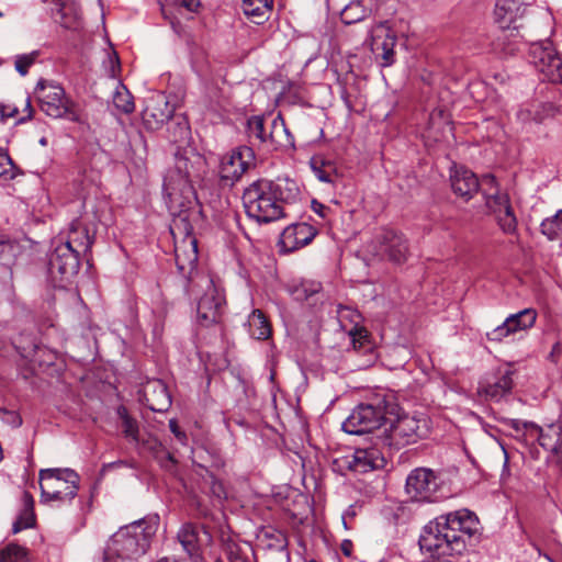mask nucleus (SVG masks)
<instances>
[{"mask_svg":"<svg viewBox=\"0 0 562 562\" xmlns=\"http://www.w3.org/2000/svg\"><path fill=\"white\" fill-rule=\"evenodd\" d=\"M225 554L229 562H257L252 546L246 541H228Z\"/></svg>","mask_w":562,"mask_h":562,"instance_id":"obj_36","label":"nucleus"},{"mask_svg":"<svg viewBox=\"0 0 562 562\" xmlns=\"http://www.w3.org/2000/svg\"><path fill=\"white\" fill-rule=\"evenodd\" d=\"M57 14L60 16V24L65 27H70L71 23L69 22L66 13V7L64 4L57 3Z\"/></svg>","mask_w":562,"mask_h":562,"instance_id":"obj_51","label":"nucleus"},{"mask_svg":"<svg viewBox=\"0 0 562 562\" xmlns=\"http://www.w3.org/2000/svg\"><path fill=\"white\" fill-rule=\"evenodd\" d=\"M41 110L53 119H67L71 122L80 121L78 105L68 99L63 87L41 79L35 88Z\"/></svg>","mask_w":562,"mask_h":562,"instance_id":"obj_9","label":"nucleus"},{"mask_svg":"<svg viewBox=\"0 0 562 562\" xmlns=\"http://www.w3.org/2000/svg\"><path fill=\"white\" fill-rule=\"evenodd\" d=\"M393 411V403L385 395L376 394L351 412L342 423V430L350 435L372 432L380 428L386 414H391Z\"/></svg>","mask_w":562,"mask_h":562,"instance_id":"obj_6","label":"nucleus"},{"mask_svg":"<svg viewBox=\"0 0 562 562\" xmlns=\"http://www.w3.org/2000/svg\"><path fill=\"white\" fill-rule=\"evenodd\" d=\"M113 104L116 109L122 111L125 114L132 113L134 111V102L132 94L122 87V89L116 90L113 95Z\"/></svg>","mask_w":562,"mask_h":562,"instance_id":"obj_43","label":"nucleus"},{"mask_svg":"<svg viewBox=\"0 0 562 562\" xmlns=\"http://www.w3.org/2000/svg\"><path fill=\"white\" fill-rule=\"evenodd\" d=\"M529 57L538 71L553 83H562V55L550 41L531 43Z\"/></svg>","mask_w":562,"mask_h":562,"instance_id":"obj_11","label":"nucleus"},{"mask_svg":"<svg viewBox=\"0 0 562 562\" xmlns=\"http://www.w3.org/2000/svg\"><path fill=\"white\" fill-rule=\"evenodd\" d=\"M372 251L381 259L402 265L409 254L408 241L405 236L394 229L384 228L373 239Z\"/></svg>","mask_w":562,"mask_h":562,"instance_id":"obj_12","label":"nucleus"},{"mask_svg":"<svg viewBox=\"0 0 562 562\" xmlns=\"http://www.w3.org/2000/svg\"><path fill=\"white\" fill-rule=\"evenodd\" d=\"M170 213L172 215L170 232L176 239V265L181 274L184 277L191 276V273L195 270L199 257L198 241L193 235V223L198 220L200 211H188L182 209L181 211Z\"/></svg>","mask_w":562,"mask_h":562,"instance_id":"obj_5","label":"nucleus"},{"mask_svg":"<svg viewBox=\"0 0 562 562\" xmlns=\"http://www.w3.org/2000/svg\"><path fill=\"white\" fill-rule=\"evenodd\" d=\"M203 157L192 147H183L175 153V165L164 180V191L168 198L170 212L199 210L193 178L203 165Z\"/></svg>","mask_w":562,"mask_h":562,"instance_id":"obj_3","label":"nucleus"},{"mask_svg":"<svg viewBox=\"0 0 562 562\" xmlns=\"http://www.w3.org/2000/svg\"><path fill=\"white\" fill-rule=\"evenodd\" d=\"M0 562H31L27 550L16 543H10L0 550Z\"/></svg>","mask_w":562,"mask_h":562,"instance_id":"obj_42","label":"nucleus"},{"mask_svg":"<svg viewBox=\"0 0 562 562\" xmlns=\"http://www.w3.org/2000/svg\"><path fill=\"white\" fill-rule=\"evenodd\" d=\"M142 396L145 405L153 412H167L171 406V396L161 380H148L143 385Z\"/></svg>","mask_w":562,"mask_h":562,"instance_id":"obj_26","label":"nucleus"},{"mask_svg":"<svg viewBox=\"0 0 562 562\" xmlns=\"http://www.w3.org/2000/svg\"><path fill=\"white\" fill-rule=\"evenodd\" d=\"M215 562H223V561H222L221 559H216V561H215Z\"/></svg>","mask_w":562,"mask_h":562,"instance_id":"obj_59","label":"nucleus"},{"mask_svg":"<svg viewBox=\"0 0 562 562\" xmlns=\"http://www.w3.org/2000/svg\"><path fill=\"white\" fill-rule=\"evenodd\" d=\"M479 525L477 516L467 508L439 515L423 528L419 548L436 560L460 555L479 531Z\"/></svg>","mask_w":562,"mask_h":562,"instance_id":"obj_1","label":"nucleus"},{"mask_svg":"<svg viewBox=\"0 0 562 562\" xmlns=\"http://www.w3.org/2000/svg\"><path fill=\"white\" fill-rule=\"evenodd\" d=\"M14 245L4 237H0V262L8 261L13 257Z\"/></svg>","mask_w":562,"mask_h":562,"instance_id":"obj_47","label":"nucleus"},{"mask_svg":"<svg viewBox=\"0 0 562 562\" xmlns=\"http://www.w3.org/2000/svg\"><path fill=\"white\" fill-rule=\"evenodd\" d=\"M249 335L258 340H266L271 335V325L262 311L254 310L249 315L248 321Z\"/></svg>","mask_w":562,"mask_h":562,"instance_id":"obj_38","label":"nucleus"},{"mask_svg":"<svg viewBox=\"0 0 562 562\" xmlns=\"http://www.w3.org/2000/svg\"><path fill=\"white\" fill-rule=\"evenodd\" d=\"M312 562H315V561H312Z\"/></svg>","mask_w":562,"mask_h":562,"instance_id":"obj_61","label":"nucleus"},{"mask_svg":"<svg viewBox=\"0 0 562 562\" xmlns=\"http://www.w3.org/2000/svg\"><path fill=\"white\" fill-rule=\"evenodd\" d=\"M38 56H40L38 50H33L29 54L18 55L14 60L15 70L21 76H25L29 72L30 67L32 65H34V63L36 61Z\"/></svg>","mask_w":562,"mask_h":562,"instance_id":"obj_45","label":"nucleus"},{"mask_svg":"<svg viewBox=\"0 0 562 562\" xmlns=\"http://www.w3.org/2000/svg\"><path fill=\"white\" fill-rule=\"evenodd\" d=\"M18 113L19 109L15 105L0 102V122H4L9 117H14Z\"/></svg>","mask_w":562,"mask_h":562,"instance_id":"obj_49","label":"nucleus"},{"mask_svg":"<svg viewBox=\"0 0 562 562\" xmlns=\"http://www.w3.org/2000/svg\"><path fill=\"white\" fill-rule=\"evenodd\" d=\"M110 61L112 63V67H111V77H115V68H119L120 65H119V58L117 56L115 55L114 56V59L111 58Z\"/></svg>","mask_w":562,"mask_h":562,"instance_id":"obj_56","label":"nucleus"},{"mask_svg":"<svg viewBox=\"0 0 562 562\" xmlns=\"http://www.w3.org/2000/svg\"><path fill=\"white\" fill-rule=\"evenodd\" d=\"M537 442L549 453L552 462L562 463V424L553 423L540 427Z\"/></svg>","mask_w":562,"mask_h":562,"instance_id":"obj_28","label":"nucleus"},{"mask_svg":"<svg viewBox=\"0 0 562 562\" xmlns=\"http://www.w3.org/2000/svg\"><path fill=\"white\" fill-rule=\"evenodd\" d=\"M254 160V151L250 147L243 146L222 157L220 165L221 180L226 183H235L248 170Z\"/></svg>","mask_w":562,"mask_h":562,"instance_id":"obj_20","label":"nucleus"},{"mask_svg":"<svg viewBox=\"0 0 562 562\" xmlns=\"http://www.w3.org/2000/svg\"><path fill=\"white\" fill-rule=\"evenodd\" d=\"M316 236L315 228L307 223H295L285 227L280 236V246L292 252L308 245Z\"/></svg>","mask_w":562,"mask_h":562,"instance_id":"obj_25","label":"nucleus"},{"mask_svg":"<svg viewBox=\"0 0 562 562\" xmlns=\"http://www.w3.org/2000/svg\"><path fill=\"white\" fill-rule=\"evenodd\" d=\"M428 429V419L424 415L402 414L379 434L378 440L389 451H398L426 437Z\"/></svg>","mask_w":562,"mask_h":562,"instance_id":"obj_7","label":"nucleus"},{"mask_svg":"<svg viewBox=\"0 0 562 562\" xmlns=\"http://www.w3.org/2000/svg\"><path fill=\"white\" fill-rule=\"evenodd\" d=\"M482 190L485 204L495 215L497 224L504 234L513 235L517 232V217L510 204L509 195L501 192L493 175L482 178Z\"/></svg>","mask_w":562,"mask_h":562,"instance_id":"obj_10","label":"nucleus"},{"mask_svg":"<svg viewBox=\"0 0 562 562\" xmlns=\"http://www.w3.org/2000/svg\"><path fill=\"white\" fill-rule=\"evenodd\" d=\"M205 292L199 299L196 306V321L203 327L220 324L224 314L225 297L214 285L211 279H203Z\"/></svg>","mask_w":562,"mask_h":562,"instance_id":"obj_14","label":"nucleus"},{"mask_svg":"<svg viewBox=\"0 0 562 562\" xmlns=\"http://www.w3.org/2000/svg\"><path fill=\"white\" fill-rule=\"evenodd\" d=\"M299 195L300 189L291 179H259L245 189L243 202L250 218L258 223H270L284 217V204L296 200Z\"/></svg>","mask_w":562,"mask_h":562,"instance_id":"obj_2","label":"nucleus"},{"mask_svg":"<svg viewBox=\"0 0 562 562\" xmlns=\"http://www.w3.org/2000/svg\"><path fill=\"white\" fill-rule=\"evenodd\" d=\"M537 312L533 308H525L506 317L503 324L486 333V338L492 342H503L516 337H522L536 323Z\"/></svg>","mask_w":562,"mask_h":562,"instance_id":"obj_13","label":"nucleus"},{"mask_svg":"<svg viewBox=\"0 0 562 562\" xmlns=\"http://www.w3.org/2000/svg\"><path fill=\"white\" fill-rule=\"evenodd\" d=\"M352 541L351 540H344L340 544V549H341V552L346 555V557H350L351 553H352Z\"/></svg>","mask_w":562,"mask_h":562,"instance_id":"obj_54","label":"nucleus"},{"mask_svg":"<svg viewBox=\"0 0 562 562\" xmlns=\"http://www.w3.org/2000/svg\"><path fill=\"white\" fill-rule=\"evenodd\" d=\"M450 183L452 191L469 201L482 188V180L480 181L474 172L465 167H456L450 175Z\"/></svg>","mask_w":562,"mask_h":562,"instance_id":"obj_27","label":"nucleus"},{"mask_svg":"<svg viewBox=\"0 0 562 562\" xmlns=\"http://www.w3.org/2000/svg\"><path fill=\"white\" fill-rule=\"evenodd\" d=\"M540 232L550 241L562 240V209L541 222Z\"/></svg>","mask_w":562,"mask_h":562,"instance_id":"obj_40","label":"nucleus"},{"mask_svg":"<svg viewBox=\"0 0 562 562\" xmlns=\"http://www.w3.org/2000/svg\"><path fill=\"white\" fill-rule=\"evenodd\" d=\"M368 14L369 10L367 8L359 1H353L342 9L340 18L345 24H353L362 21Z\"/></svg>","mask_w":562,"mask_h":562,"instance_id":"obj_41","label":"nucleus"},{"mask_svg":"<svg viewBox=\"0 0 562 562\" xmlns=\"http://www.w3.org/2000/svg\"><path fill=\"white\" fill-rule=\"evenodd\" d=\"M167 138L170 143L177 145V149L190 147L191 130L184 116L171 117L168 123Z\"/></svg>","mask_w":562,"mask_h":562,"instance_id":"obj_31","label":"nucleus"},{"mask_svg":"<svg viewBox=\"0 0 562 562\" xmlns=\"http://www.w3.org/2000/svg\"><path fill=\"white\" fill-rule=\"evenodd\" d=\"M504 424L513 430L512 436L525 445H532L537 441L540 426L536 423L506 418Z\"/></svg>","mask_w":562,"mask_h":562,"instance_id":"obj_32","label":"nucleus"},{"mask_svg":"<svg viewBox=\"0 0 562 562\" xmlns=\"http://www.w3.org/2000/svg\"><path fill=\"white\" fill-rule=\"evenodd\" d=\"M2 15V13L0 12V16Z\"/></svg>","mask_w":562,"mask_h":562,"instance_id":"obj_60","label":"nucleus"},{"mask_svg":"<svg viewBox=\"0 0 562 562\" xmlns=\"http://www.w3.org/2000/svg\"><path fill=\"white\" fill-rule=\"evenodd\" d=\"M25 110H27V117L31 119L32 117V113H33V109H32V105H31V101H30V98H26L25 99Z\"/></svg>","mask_w":562,"mask_h":562,"instance_id":"obj_57","label":"nucleus"},{"mask_svg":"<svg viewBox=\"0 0 562 562\" xmlns=\"http://www.w3.org/2000/svg\"><path fill=\"white\" fill-rule=\"evenodd\" d=\"M156 532L155 524L139 519L121 527L108 541L99 562H124L143 555Z\"/></svg>","mask_w":562,"mask_h":562,"instance_id":"obj_4","label":"nucleus"},{"mask_svg":"<svg viewBox=\"0 0 562 562\" xmlns=\"http://www.w3.org/2000/svg\"><path fill=\"white\" fill-rule=\"evenodd\" d=\"M93 238L89 235V231L86 226H83L79 221H72L67 239L60 245L70 246L79 255L81 252H86L92 245Z\"/></svg>","mask_w":562,"mask_h":562,"instance_id":"obj_30","label":"nucleus"},{"mask_svg":"<svg viewBox=\"0 0 562 562\" xmlns=\"http://www.w3.org/2000/svg\"><path fill=\"white\" fill-rule=\"evenodd\" d=\"M173 3L193 13H196L201 8V0H173Z\"/></svg>","mask_w":562,"mask_h":562,"instance_id":"obj_48","label":"nucleus"},{"mask_svg":"<svg viewBox=\"0 0 562 562\" xmlns=\"http://www.w3.org/2000/svg\"><path fill=\"white\" fill-rule=\"evenodd\" d=\"M351 342L355 349H361L364 347L370 348L369 333L363 327L357 325L349 331Z\"/></svg>","mask_w":562,"mask_h":562,"instance_id":"obj_46","label":"nucleus"},{"mask_svg":"<svg viewBox=\"0 0 562 562\" xmlns=\"http://www.w3.org/2000/svg\"><path fill=\"white\" fill-rule=\"evenodd\" d=\"M524 0H496L494 19L499 29L519 31L522 24L518 23L526 12Z\"/></svg>","mask_w":562,"mask_h":562,"instance_id":"obj_23","label":"nucleus"},{"mask_svg":"<svg viewBox=\"0 0 562 562\" xmlns=\"http://www.w3.org/2000/svg\"><path fill=\"white\" fill-rule=\"evenodd\" d=\"M169 428H170V431L176 436V438L181 442V443H186L187 441V435L184 431H182L180 429V427L178 426V423L176 419H170L169 422Z\"/></svg>","mask_w":562,"mask_h":562,"instance_id":"obj_50","label":"nucleus"},{"mask_svg":"<svg viewBox=\"0 0 562 562\" xmlns=\"http://www.w3.org/2000/svg\"><path fill=\"white\" fill-rule=\"evenodd\" d=\"M116 414L121 419L124 437L133 443H139V426L137 420L128 414L125 406L120 405Z\"/></svg>","mask_w":562,"mask_h":562,"instance_id":"obj_39","label":"nucleus"},{"mask_svg":"<svg viewBox=\"0 0 562 562\" xmlns=\"http://www.w3.org/2000/svg\"><path fill=\"white\" fill-rule=\"evenodd\" d=\"M311 168L315 177L323 182L336 184L341 178V175L334 161L326 160L318 156L311 159Z\"/></svg>","mask_w":562,"mask_h":562,"instance_id":"obj_33","label":"nucleus"},{"mask_svg":"<svg viewBox=\"0 0 562 562\" xmlns=\"http://www.w3.org/2000/svg\"><path fill=\"white\" fill-rule=\"evenodd\" d=\"M79 475L71 469H44L40 471L43 503L72 501L79 490Z\"/></svg>","mask_w":562,"mask_h":562,"instance_id":"obj_8","label":"nucleus"},{"mask_svg":"<svg viewBox=\"0 0 562 562\" xmlns=\"http://www.w3.org/2000/svg\"><path fill=\"white\" fill-rule=\"evenodd\" d=\"M321 284L319 283H312L310 289L304 288V292L306 293V297L319 292Z\"/></svg>","mask_w":562,"mask_h":562,"instance_id":"obj_55","label":"nucleus"},{"mask_svg":"<svg viewBox=\"0 0 562 562\" xmlns=\"http://www.w3.org/2000/svg\"><path fill=\"white\" fill-rule=\"evenodd\" d=\"M173 111L165 94L153 95L142 112L143 124L148 131H157L172 117Z\"/></svg>","mask_w":562,"mask_h":562,"instance_id":"obj_22","label":"nucleus"},{"mask_svg":"<svg viewBox=\"0 0 562 562\" xmlns=\"http://www.w3.org/2000/svg\"><path fill=\"white\" fill-rule=\"evenodd\" d=\"M18 168L13 164L9 154L0 147V177L5 180L14 179Z\"/></svg>","mask_w":562,"mask_h":562,"instance_id":"obj_44","label":"nucleus"},{"mask_svg":"<svg viewBox=\"0 0 562 562\" xmlns=\"http://www.w3.org/2000/svg\"><path fill=\"white\" fill-rule=\"evenodd\" d=\"M312 210H313L316 214H318L319 216H322V217H325V216H326L325 212H326L327 207H326L324 204H322V203H319L318 201H316V200H313V201H312Z\"/></svg>","mask_w":562,"mask_h":562,"instance_id":"obj_53","label":"nucleus"},{"mask_svg":"<svg viewBox=\"0 0 562 562\" xmlns=\"http://www.w3.org/2000/svg\"><path fill=\"white\" fill-rule=\"evenodd\" d=\"M247 131L249 137L257 139L259 143L270 142L276 146H285L292 140V136L281 116L272 120L269 133L266 132L263 116H251L247 121Z\"/></svg>","mask_w":562,"mask_h":562,"instance_id":"obj_16","label":"nucleus"},{"mask_svg":"<svg viewBox=\"0 0 562 562\" xmlns=\"http://www.w3.org/2000/svg\"><path fill=\"white\" fill-rule=\"evenodd\" d=\"M162 14H164L165 19L169 20L172 30L180 36L183 31L181 23L179 21H176V20L169 18V15L167 14V12L164 9H162Z\"/></svg>","mask_w":562,"mask_h":562,"instance_id":"obj_52","label":"nucleus"},{"mask_svg":"<svg viewBox=\"0 0 562 562\" xmlns=\"http://www.w3.org/2000/svg\"><path fill=\"white\" fill-rule=\"evenodd\" d=\"M396 34L387 25L381 22L371 29V50L382 67H390L395 63Z\"/></svg>","mask_w":562,"mask_h":562,"instance_id":"obj_18","label":"nucleus"},{"mask_svg":"<svg viewBox=\"0 0 562 562\" xmlns=\"http://www.w3.org/2000/svg\"><path fill=\"white\" fill-rule=\"evenodd\" d=\"M438 487V476L431 469H414L406 479V493L412 499L417 502L432 501Z\"/></svg>","mask_w":562,"mask_h":562,"instance_id":"obj_17","label":"nucleus"},{"mask_svg":"<svg viewBox=\"0 0 562 562\" xmlns=\"http://www.w3.org/2000/svg\"><path fill=\"white\" fill-rule=\"evenodd\" d=\"M135 445L140 447L143 450L151 452L155 458L159 459L161 467L165 469H171L177 462L173 456L165 450L161 442L156 437L150 435L146 438L139 437V443Z\"/></svg>","mask_w":562,"mask_h":562,"instance_id":"obj_35","label":"nucleus"},{"mask_svg":"<svg viewBox=\"0 0 562 562\" xmlns=\"http://www.w3.org/2000/svg\"><path fill=\"white\" fill-rule=\"evenodd\" d=\"M79 256L70 246L56 245L48 261V271L52 278L68 280L76 276L80 267Z\"/></svg>","mask_w":562,"mask_h":562,"instance_id":"obj_21","label":"nucleus"},{"mask_svg":"<svg viewBox=\"0 0 562 562\" xmlns=\"http://www.w3.org/2000/svg\"><path fill=\"white\" fill-rule=\"evenodd\" d=\"M514 372L509 368H498L479 382L477 395L481 400L498 402L512 392Z\"/></svg>","mask_w":562,"mask_h":562,"instance_id":"obj_19","label":"nucleus"},{"mask_svg":"<svg viewBox=\"0 0 562 562\" xmlns=\"http://www.w3.org/2000/svg\"><path fill=\"white\" fill-rule=\"evenodd\" d=\"M41 144H42V145H45V144H46V139H45V138H42V139H41Z\"/></svg>","mask_w":562,"mask_h":562,"instance_id":"obj_58","label":"nucleus"},{"mask_svg":"<svg viewBox=\"0 0 562 562\" xmlns=\"http://www.w3.org/2000/svg\"><path fill=\"white\" fill-rule=\"evenodd\" d=\"M203 537L210 540V535L200 526L192 522L183 524L177 533V538L191 562H203Z\"/></svg>","mask_w":562,"mask_h":562,"instance_id":"obj_24","label":"nucleus"},{"mask_svg":"<svg viewBox=\"0 0 562 562\" xmlns=\"http://www.w3.org/2000/svg\"><path fill=\"white\" fill-rule=\"evenodd\" d=\"M272 7L273 0H243L241 2L244 13L256 24H261L268 19Z\"/></svg>","mask_w":562,"mask_h":562,"instance_id":"obj_37","label":"nucleus"},{"mask_svg":"<svg viewBox=\"0 0 562 562\" xmlns=\"http://www.w3.org/2000/svg\"><path fill=\"white\" fill-rule=\"evenodd\" d=\"M22 508L12 526L13 533L32 528L35 525L34 498L29 492L22 493Z\"/></svg>","mask_w":562,"mask_h":562,"instance_id":"obj_34","label":"nucleus"},{"mask_svg":"<svg viewBox=\"0 0 562 562\" xmlns=\"http://www.w3.org/2000/svg\"><path fill=\"white\" fill-rule=\"evenodd\" d=\"M553 115V105L550 103L535 102L522 105L516 113V119L521 128L531 132L533 126L542 124Z\"/></svg>","mask_w":562,"mask_h":562,"instance_id":"obj_29","label":"nucleus"},{"mask_svg":"<svg viewBox=\"0 0 562 562\" xmlns=\"http://www.w3.org/2000/svg\"><path fill=\"white\" fill-rule=\"evenodd\" d=\"M379 435L371 438V442L366 447L355 449L351 459L348 461V468L358 473L384 468L386 463L387 448H383L381 441L378 440Z\"/></svg>","mask_w":562,"mask_h":562,"instance_id":"obj_15","label":"nucleus"}]
</instances>
